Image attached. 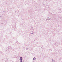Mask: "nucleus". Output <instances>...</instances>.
Segmentation results:
<instances>
[{
	"instance_id": "obj_1",
	"label": "nucleus",
	"mask_w": 62,
	"mask_h": 62,
	"mask_svg": "<svg viewBox=\"0 0 62 62\" xmlns=\"http://www.w3.org/2000/svg\"><path fill=\"white\" fill-rule=\"evenodd\" d=\"M20 62H22L23 61V58L22 56L20 57Z\"/></svg>"
},
{
	"instance_id": "obj_2",
	"label": "nucleus",
	"mask_w": 62,
	"mask_h": 62,
	"mask_svg": "<svg viewBox=\"0 0 62 62\" xmlns=\"http://www.w3.org/2000/svg\"><path fill=\"white\" fill-rule=\"evenodd\" d=\"M55 61H54V60H53V59H52V62H55Z\"/></svg>"
},
{
	"instance_id": "obj_3",
	"label": "nucleus",
	"mask_w": 62,
	"mask_h": 62,
	"mask_svg": "<svg viewBox=\"0 0 62 62\" xmlns=\"http://www.w3.org/2000/svg\"><path fill=\"white\" fill-rule=\"evenodd\" d=\"M33 59L34 60H36V58L34 57L33 58Z\"/></svg>"
},
{
	"instance_id": "obj_4",
	"label": "nucleus",
	"mask_w": 62,
	"mask_h": 62,
	"mask_svg": "<svg viewBox=\"0 0 62 62\" xmlns=\"http://www.w3.org/2000/svg\"><path fill=\"white\" fill-rule=\"evenodd\" d=\"M48 20H50V18H49V17H48Z\"/></svg>"
},
{
	"instance_id": "obj_5",
	"label": "nucleus",
	"mask_w": 62,
	"mask_h": 62,
	"mask_svg": "<svg viewBox=\"0 0 62 62\" xmlns=\"http://www.w3.org/2000/svg\"><path fill=\"white\" fill-rule=\"evenodd\" d=\"M28 48H26V50H28Z\"/></svg>"
},
{
	"instance_id": "obj_6",
	"label": "nucleus",
	"mask_w": 62,
	"mask_h": 62,
	"mask_svg": "<svg viewBox=\"0 0 62 62\" xmlns=\"http://www.w3.org/2000/svg\"><path fill=\"white\" fill-rule=\"evenodd\" d=\"M5 62H8V61H6Z\"/></svg>"
},
{
	"instance_id": "obj_7",
	"label": "nucleus",
	"mask_w": 62,
	"mask_h": 62,
	"mask_svg": "<svg viewBox=\"0 0 62 62\" xmlns=\"http://www.w3.org/2000/svg\"><path fill=\"white\" fill-rule=\"evenodd\" d=\"M46 21H48V19H46Z\"/></svg>"
},
{
	"instance_id": "obj_8",
	"label": "nucleus",
	"mask_w": 62,
	"mask_h": 62,
	"mask_svg": "<svg viewBox=\"0 0 62 62\" xmlns=\"http://www.w3.org/2000/svg\"><path fill=\"white\" fill-rule=\"evenodd\" d=\"M31 34L32 35V34H33V33H31Z\"/></svg>"
},
{
	"instance_id": "obj_9",
	"label": "nucleus",
	"mask_w": 62,
	"mask_h": 62,
	"mask_svg": "<svg viewBox=\"0 0 62 62\" xmlns=\"http://www.w3.org/2000/svg\"><path fill=\"white\" fill-rule=\"evenodd\" d=\"M15 12H16H16H16V11Z\"/></svg>"
},
{
	"instance_id": "obj_10",
	"label": "nucleus",
	"mask_w": 62,
	"mask_h": 62,
	"mask_svg": "<svg viewBox=\"0 0 62 62\" xmlns=\"http://www.w3.org/2000/svg\"><path fill=\"white\" fill-rule=\"evenodd\" d=\"M0 17H2V16H0Z\"/></svg>"
},
{
	"instance_id": "obj_11",
	"label": "nucleus",
	"mask_w": 62,
	"mask_h": 62,
	"mask_svg": "<svg viewBox=\"0 0 62 62\" xmlns=\"http://www.w3.org/2000/svg\"><path fill=\"white\" fill-rule=\"evenodd\" d=\"M5 11H3V12H5Z\"/></svg>"
},
{
	"instance_id": "obj_12",
	"label": "nucleus",
	"mask_w": 62,
	"mask_h": 62,
	"mask_svg": "<svg viewBox=\"0 0 62 62\" xmlns=\"http://www.w3.org/2000/svg\"><path fill=\"white\" fill-rule=\"evenodd\" d=\"M20 15H21V14H20Z\"/></svg>"
},
{
	"instance_id": "obj_13",
	"label": "nucleus",
	"mask_w": 62,
	"mask_h": 62,
	"mask_svg": "<svg viewBox=\"0 0 62 62\" xmlns=\"http://www.w3.org/2000/svg\"><path fill=\"white\" fill-rule=\"evenodd\" d=\"M34 62V61H33V62Z\"/></svg>"
},
{
	"instance_id": "obj_14",
	"label": "nucleus",
	"mask_w": 62,
	"mask_h": 62,
	"mask_svg": "<svg viewBox=\"0 0 62 62\" xmlns=\"http://www.w3.org/2000/svg\"><path fill=\"white\" fill-rule=\"evenodd\" d=\"M2 23V24H3V23Z\"/></svg>"
}]
</instances>
